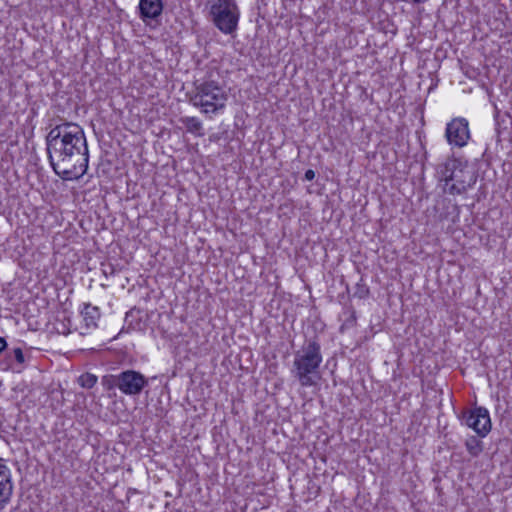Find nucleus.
I'll use <instances>...</instances> for the list:
<instances>
[{"instance_id": "obj_13", "label": "nucleus", "mask_w": 512, "mask_h": 512, "mask_svg": "<svg viewBox=\"0 0 512 512\" xmlns=\"http://www.w3.org/2000/svg\"><path fill=\"white\" fill-rule=\"evenodd\" d=\"M181 123L185 126L188 132L195 134L196 136H203L202 132V123L196 117H183L181 118Z\"/></svg>"}, {"instance_id": "obj_14", "label": "nucleus", "mask_w": 512, "mask_h": 512, "mask_svg": "<svg viewBox=\"0 0 512 512\" xmlns=\"http://www.w3.org/2000/svg\"><path fill=\"white\" fill-rule=\"evenodd\" d=\"M465 446L472 457L479 456L483 451V444L476 436H470L466 440Z\"/></svg>"}, {"instance_id": "obj_17", "label": "nucleus", "mask_w": 512, "mask_h": 512, "mask_svg": "<svg viewBox=\"0 0 512 512\" xmlns=\"http://www.w3.org/2000/svg\"><path fill=\"white\" fill-rule=\"evenodd\" d=\"M13 356V358L15 359V361L20 364V365H23L24 362H25V356H24V353L22 351V349L20 347H17V348H14L11 353L9 354V357Z\"/></svg>"}, {"instance_id": "obj_15", "label": "nucleus", "mask_w": 512, "mask_h": 512, "mask_svg": "<svg viewBox=\"0 0 512 512\" xmlns=\"http://www.w3.org/2000/svg\"><path fill=\"white\" fill-rule=\"evenodd\" d=\"M78 383L81 387L90 389L97 383V376L91 373H84L79 376Z\"/></svg>"}, {"instance_id": "obj_18", "label": "nucleus", "mask_w": 512, "mask_h": 512, "mask_svg": "<svg viewBox=\"0 0 512 512\" xmlns=\"http://www.w3.org/2000/svg\"><path fill=\"white\" fill-rule=\"evenodd\" d=\"M304 178L307 181H312L315 178V172L312 169L306 170Z\"/></svg>"}, {"instance_id": "obj_9", "label": "nucleus", "mask_w": 512, "mask_h": 512, "mask_svg": "<svg viewBox=\"0 0 512 512\" xmlns=\"http://www.w3.org/2000/svg\"><path fill=\"white\" fill-rule=\"evenodd\" d=\"M13 495V482L11 470L0 462V512L11 502Z\"/></svg>"}, {"instance_id": "obj_6", "label": "nucleus", "mask_w": 512, "mask_h": 512, "mask_svg": "<svg viewBox=\"0 0 512 512\" xmlns=\"http://www.w3.org/2000/svg\"><path fill=\"white\" fill-rule=\"evenodd\" d=\"M462 419L480 437H485L491 430L490 415L484 407H476L463 412Z\"/></svg>"}, {"instance_id": "obj_11", "label": "nucleus", "mask_w": 512, "mask_h": 512, "mask_svg": "<svg viewBox=\"0 0 512 512\" xmlns=\"http://www.w3.org/2000/svg\"><path fill=\"white\" fill-rule=\"evenodd\" d=\"M139 11L143 21L157 19L163 11L162 0H140Z\"/></svg>"}, {"instance_id": "obj_10", "label": "nucleus", "mask_w": 512, "mask_h": 512, "mask_svg": "<svg viewBox=\"0 0 512 512\" xmlns=\"http://www.w3.org/2000/svg\"><path fill=\"white\" fill-rule=\"evenodd\" d=\"M461 166V161L456 158H449L445 162L439 164L436 168V177L439 181L444 182V190L450 186L457 168Z\"/></svg>"}, {"instance_id": "obj_12", "label": "nucleus", "mask_w": 512, "mask_h": 512, "mask_svg": "<svg viewBox=\"0 0 512 512\" xmlns=\"http://www.w3.org/2000/svg\"><path fill=\"white\" fill-rule=\"evenodd\" d=\"M81 314L87 328L97 327V321L100 318V310L97 306L86 303L84 304V308L81 311Z\"/></svg>"}, {"instance_id": "obj_7", "label": "nucleus", "mask_w": 512, "mask_h": 512, "mask_svg": "<svg viewBox=\"0 0 512 512\" xmlns=\"http://www.w3.org/2000/svg\"><path fill=\"white\" fill-rule=\"evenodd\" d=\"M445 136L450 145L464 147L470 139L468 121L465 118H454L447 124Z\"/></svg>"}, {"instance_id": "obj_8", "label": "nucleus", "mask_w": 512, "mask_h": 512, "mask_svg": "<svg viewBox=\"0 0 512 512\" xmlns=\"http://www.w3.org/2000/svg\"><path fill=\"white\" fill-rule=\"evenodd\" d=\"M452 181L453 183L447 188V192L451 195H461L475 185L477 175L475 171L461 163V166L457 168L453 175Z\"/></svg>"}, {"instance_id": "obj_3", "label": "nucleus", "mask_w": 512, "mask_h": 512, "mask_svg": "<svg viewBox=\"0 0 512 512\" xmlns=\"http://www.w3.org/2000/svg\"><path fill=\"white\" fill-rule=\"evenodd\" d=\"M188 95L190 103L206 114L223 109L228 99L225 89L210 79L194 82V89Z\"/></svg>"}, {"instance_id": "obj_16", "label": "nucleus", "mask_w": 512, "mask_h": 512, "mask_svg": "<svg viewBox=\"0 0 512 512\" xmlns=\"http://www.w3.org/2000/svg\"><path fill=\"white\" fill-rule=\"evenodd\" d=\"M369 294H370L369 287L366 284H364L362 282V280L356 284L355 291H354V297L359 298V299H365L369 296Z\"/></svg>"}, {"instance_id": "obj_5", "label": "nucleus", "mask_w": 512, "mask_h": 512, "mask_svg": "<svg viewBox=\"0 0 512 512\" xmlns=\"http://www.w3.org/2000/svg\"><path fill=\"white\" fill-rule=\"evenodd\" d=\"M104 383L108 388H117L124 395L138 396L148 386L149 380L139 371L127 369L119 374L104 377Z\"/></svg>"}, {"instance_id": "obj_1", "label": "nucleus", "mask_w": 512, "mask_h": 512, "mask_svg": "<svg viewBox=\"0 0 512 512\" xmlns=\"http://www.w3.org/2000/svg\"><path fill=\"white\" fill-rule=\"evenodd\" d=\"M49 163L61 179L78 180L86 174L89 150L83 128L73 122L55 125L45 137Z\"/></svg>"}, {"instance_id": "obj_2", "label": "nucleus", "mask_w": 512, "mask_h": 512, "mask_svg": "<svg viewBox=\"0 0 512 512\" xmlns=\"http://www.w3.org/2000/svg\"><path fill=\"white\" fill-rule=\"evenodd\" d=\"M322 361L319 341L316 338L309 339L294 353L291 375L302 387L315 386L320 379Z\"/></svg>"}, {"instance_id": "obj_19", "label": "nucleus", "mask_w": 512, "mask_h": 512, "mask_svg": "<svg viewBox=\"0 0 512 512\" xmlns=\"http://www.w3.org/2000/svg\"><path fill=\"white\" fill-rule=\"evenodd\" d=\"M0 367H1L2 369L6 370V369H8V368H9V365H2V364H0Z\"/></svg>"}, {"instance_id": "obj_4", "label": "nucleus", "mask_w": 512, "mask_h": 512, "mask_svg": "<svg viewBox=\"0 0 512 512\" xmlns=\"http://www.w3.org/2000/svg\"><path fill=\"white\" fill-rule=\"evenodd\" d=\"M213 24L224 34H233L238 27L240 11L235 0H210Z\"/></svg>"}]
</instances>
